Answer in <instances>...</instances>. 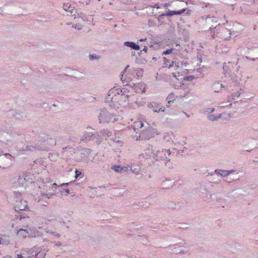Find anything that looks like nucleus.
Masks as SVG:
<instances>
[{"label": "nucleus", "instance_id": "f257e3e1", "mask_svg": "<svg viewBox=\"0 0 258 258\" xmlns=\"http://www.w3.org/2000/svg\"><path fill=\"white\" fill-rule=\"evenodd\" d=\"M121 92L122 90L120 89L113 88L110 89L105 98L106 103H108L111 108L116 107L119 105V98Z\"/></svg>", "mask_w": 258, "mask_h": 258}, {"label": "nucleus", "instance_id": "f03ea898", "mask_svg": "<svg viewBox=\"0 0 258 258\" xmlns=\"http://www.w3.org/2000/svg\"><path fill=\"white\" fill-rule=\"evenodd\" d=\"M38 188L39 190L38 191L40 192V195H41L43 197H46L47 199H50L55 194L56 184L47 182L43 183L39 186Z\"/></svg>", "mask_w": 258, "mask_h": 258}, {"label": "nucleus", "instance_id": "7ed1b4c3", "mask_svg": "<svg viewBox=\"0 0 258 258\" xmlns=\"http://www.w3.org/2000/svg\"><path fill=\"white\" fill-rule=\"evenodd\" d=\"M47 143L44 140H39L37 142L30 143L25 146H23L21 149L22 151H25L31 152H34L36 151H45L48 149Z\"/></svg>", "mask_w": 258, "mask_h": 258}, {"label": "nucleus", "instance_id": "20e7f679", "mask_svg": "<svg viewBox=\"0 0 258 258\" xmlns=\"http://www.w3.org/2000/svg\"><path fill=\"white\" fill-rule=\"evenodd\" d=\"M14 198L15 199L13 203L14 210H26L27 209V202L22 200L21 193L14 192Z\"/></svg>", "mask_w": 258, "mask_h": 258}, {"label": "nucleus", "instance_id": "39448f33", "mask_svg": "<svg viewBox=\"0 0 258 258\" xmlns=\"http://www.w3.org/2000/svg\"><path fill=\"white\" fill-rule=\"evenodd\" d=\"M99 120L100 123H109L114 122L115 121L117 120V119L109 113L106 109H102L98 116Z\"/></svg>", "mask_w": 258, "mask_h": 258}, {"label": "nucleus", "instance_id": "423d86ee", "mask_svg": "<svg viewBox=\"0 0 258 258\" xmlns=\"http://www.w3.org/2000/svg\"><path fill=\"white\" fill-rule=\"evenodd\" d=\"M91 152V150L88 148H84L76 152H74L75 160L78 162L87 161L89 159V157Z\"/></svg>", "mask_w": 258, "mask_h": 258}, {"label": "nucleus", "instance_id": "0eeeda50", "mask_svg": "<svg viewBox=\"0 0 258 258\" xmlns=\"http://www.w3.org/2000/svg\"><path fill=\"white\" fill-rule=\"evenodd\" d=\"M171 152L169 149H162L158 150L154 154V158L157 161H165L168 158Z\"/></svg>", "mask_w": 258, "mask_h": 258}, {"label": "nucleus", "instance_id": "6e6552de", "mask_svg": "<svg viewBox=\"0 0 258 258\" xmlns=\"http://www.w3.org/2000/svg\"><path fill=\"white\" fill-rule=\"evenodd\" d=\"M147 106L150 108L154 112H164L165 109V107L163 106L161 103L156 102H149Z\"/></svg>", "mask_w": 258, "mask_h": 258}, {"label": "nucleus", "instance_id": "1a4fd4ad", "mask_svg": "<svg viewBox=\"0 0 258 258\" xmlns=\"http://www.w3.org/2000/svg\"><path fill=\"white\" fill-rule=\"evenodd\" d=\"M97 136L98 133L95 131L93 132H85L82 137L81 140L84 142H87L88 141L97 138Z\"/></svg>", "mask_w": 258, "mask_h": 258}, {"label": "nucleus", "instance_id": "9d476101", "mask_svg": "<svg viewBox=\"0 0 258 258\" xmlns=\"http://www.w3.org/2000/svg\"><path fill=\"white\" fill-rule=\"evenodd\" d=\"M217 35L219 37L225 40L231 37L230 31L225 27H221L220 32H217Z\"/></svg>", "mask_w": 258, "mask_h": 258}, {"label": "nucleus", "instance_id": "9b49d317", "mask_svg": "<svg viewBox=\"0 0 258 258\" xmlns=\"http://www.w3.org/2000/svg\"><path fill=\"white\" fill-rule=\"evenodd\" d=\"M164 63L166 65V67H168L169 68H171L172 67H174L175 70H177L178 68L180 67V65L182 64V62L176 61H172L170 62V60L166 58H164Z\"/></svg>", "mask_w": 258, "mask_h": 258}, {"label": "nucleus", "instance_id": "f8f14e48", "mask_svg": "<svg viewBox=\"0 0 258 258\" xmlns=\"http://www.w3.org/2000/svg\"><path fill=\"white\" fill-rule=\"evenodd\" d=\"M186 10V8H183L181 9H180V10H177V11H171V10H168L167 12L165 13V15L166 16H169V17L172 16L173 15H180L183 14V13H184V12Z\"/></svg>", "mask_w": 258, "mask_h": 258}, {"label": "nucleus", "instance_id": "ddd939ff", "mask_svg": "<svg viewBox=\"0 0 258 258\" xmlns=\"http://www.w3.org/2000/svg\"><path fill=\"white\" fill-rule=\"evenodd\" d=\"M154 154V150L151 145H149L148 148L144 150V157L146 158H150Z\"/></svg>", "mask_w": 258, "mask_h": 258}, {"label": "nucleus", "instance_id": "4468645a", "mask_svg": "<svg viewBox=\"0 0 258 258\" xmlns=\"http://www.w3.org/2000/svg\"><path fill=\"white\" fill-rule=\"evenodd\" d=\"M39 250V248L36 247H34L29 250L27 253V255L28 257H33L34 256L36 258L37 254V250Z\"/></svg>", "mask_w": 258, "mask_h": 258}, {"label": "nucleus", "instance_id": "2eb2a0df", "mask_svg": "<svg viewBox=\"0 0 258 258\" xmlns=\"http://www.w3.org/2000/svg\"><path fill=\"white\" fill-rule=\"evenodd\" d=\"M153 137H154V135L149 131V129L147 131H143L140 135V138L142 139H149Z\"/></svg>", "mask_w": 258, "mask_h": 258}, {"label": "nucleus", "instance_id": "dca6fc26", "mask_svg": "<svg viewBox=\"0 0 258 258\" xmlns=\"http://www.w3.org/2000/svg\"><path fill=\"white\" fill-rule=\"evenodd\" d=\"M111 169L114 170L116 172L121 173L122 172H125L127 170V167H121L119 165H114L111 167Z\"/></svg>", "mask_w": 258, "mask_h": 258}, {"label": "nucleus", "instance_id": "f3484780", "mask_svg": "<svg viewBox=\"0 0 258 258\" xmlns=\"http://www.w3.org/2000/svg\"><path fill=\"white\" fill-rule=\"evenodd\" d=\"M224 87L223 85L219 82H216L212 85V89L215 92H219L222 90V88Z\"/></svg>", "mask_w": 258, "mask_h": 258}, {"label": "nucleus", "instance_id": "a211bd4d", "mask_svg": "<svg viewBox=\"0 0 258 258\" xmlns=\"http://www.w3.org/2000/svg\"><path fill=\"white\" fill-rule=\"evenodd\" d=\"M124 45L136 50L140 49V46L133 42L125 41L124 42Z\"/></svg>", "mask_w": 258, "mask_h": 258}, {"label": "nucleus", "instance_id": "6ab92c4d", "mask_svg": "<svg viewBox=\"0 0 258 258\" xmlns=\"http://www.w3.org/2000/svg\"><path fill=\"white\" fill-rule=\"evenodd\" d=\"M24 179L28 182L32 183L34 181V176L33 174L30 173H27L26 174H24L22 176Z\"/></svg>", "mask_w": 258, "mask_h": 258}, {"label": "nucleus", "instance_id": "aec40b11", "mask_svg": "<svg viewBox=\"0 0 258 258\" xmlns=\"http://www.w3.org/2000/svg\"><path fill=\"white\" fill-rule=\"evenodd\" d=\"M214 173L222 177H227L229 175L228 170L223 169H217L214 171Z\"/></svg>", "mask_w": 258, "mask_h": 258}, {"label": "nucleus", "instance_id": "412c9836", "mask_svg": "<svg viewBox=\"0 0 258 258\" xmlns=\"http://www.w3.org/2000/svg\"><path fill=\"white\" fill-rule=\"evenodd\" d=\"M16 211L17 212V213L15 216L16 219H19L20 220L25 221L26 219L29 218V217L27 215L25 214H21L20 212H19V211Z\"/></svg>", "mask_w": 258, "mask_h": 258}, {"label": "nucleus", "instance_id": "4be33fe9", "mask_svg": "<svg viewBox=\"0 0 258 258\" xmlns=\"http://www.w3.org/2000/svg\"><path fill=\"white\" fill-rule=\"evenodd\" d=\"M10 243L9 237L6 235H3L2 237L0 238V244L3 245H8Z\"/></svg>", "mask_w": 258, "mask_h": 258}, {"label": "nucleus", "instance_id": "5701e85b", "mask_svg": "<svg viewBox=\"0 0 258 258\" xmlns=\"http://www.w3.org/2000/svg\"><path fill=\"white\" fill-rule=\"evenodd\" d=\"M130 170L136 174H138L141 170V167L139 165L133 164L131 165Z\"/></svg>", "mask_w": 258, "mask_h": 258}, {"label": "nucleus", "instance_id": "b1692460", "mask_svg": "<svg viewBox=\"0 0 258 258\" xmlns=\"http://www.w3.org/2000/svg\"><path fill=\"white\" fill-rule=\"evenodd\" d=\"M175 97L174 93H170L166 98V100L168 102L167 107H169L171 102H173L175 100Z\"/></svg>", "mask_w": 258, "mask_h": 258}, {"label": "nucleus", "instance_id": "393cba45", "mask_svg": "<svg viewBox=\"0 0 258 258\" xmlns=\"http://www.w3.org/2000/svg\"><path fill=\"white\" fill-rule=\"evenodd\" d=\"M100 134L102 135V137L105 139L109 138L112 135V133L108 130H103L100 132Z\"/></svg>", "mask_w": 258, "mask_h": 258}, {"label": "nucleus", "instance_id": "a878e982", "mask_svg": "<svg viewBox=\"0 0 258 258\" xmlns=\"http://www.w3.org/2000/svg\"><path fill=\"white\" fill-rule=\"evenodd\" d=\"M27 234H28V231L27 230L23 229L22 228L20 229L17 233V234L19 236H22L24 238L27 237Z\"/></svg>", "mask_w": 258, "mask_h": 258}, {"label": "nucleus", "instance_id": "bb28decb", "mask_svg": "<svg viewBox=\"0 0 258 258\" xmlns=\"http://www.w3.org/2000/svg\"><path fill=\"white\" fill-rule=\"evenodd\" d=\"M210 34L213 38H215V37L218 35L217 34L216 35L215 32L216 30L217 31L219 30V28H217L216 27H214V25H212L211 27L210 28Z\"/></svg>", "mask_w": 258, "mask_h": 258}, {"label": "nucleus", "instance_id": "cd10ccee", "mask_svg": "<svg viewBox=\"0 0 258 258\" xmlns=\"http://www.w3.org/2000/svg\"><path fill=\"white\" fill-rule=\"evenodd\" d=\"M223 116V114H220L218 115H215L214 114L209 115L208 116V118L211 121H216L218 120L219 118L222 117Z\"/></svg>", "mask_w": 258, "mask_h": 258}, {"label": "nucleus", "instance_id": "c85d7f7f", "mask_svg": "<svg viewBox=\"0 0 258 258\" xmlns=\"http://www.w3.org/2000/svg\"><path fill=\"white\" fill-rule=\"evenodd\" d=\"M184 5H187V4L186 3L184 4L183 2H177L176 3H175L174 6H175V8L177 10H179L180 9H181L184 8Z\"/></svg>", "mask_w": 258, "mask_h": 258}, {"label": "nucleus", "instance_id": "c756f323", "mask_svg": "<svg viewBox=\"0 0 258 258\" xmlns=\"http://www.w3.org/2000/svg\"><path fill=\"white\" fill-rule=\"evenodd\" d=\"M39 248V250H37V253L38 255H37L36 258H44L46 254V252L42 250L41 248Z\"/></svg>", "mask_w": 258, "mask_h": 258}, {"label": "nucleus", "instance_id": "7c9ffc66", "mask_svg": "<svg viewBox=\"0 0 258 258\" xmlns=\"http://www.w3.org/2000/svg\"><path fill=\"white\" fill-rule=\"evenodd\" d=\"M205 17H202V18L203 19H205L206 20V22L208 24H210V22H216V18L215 17H212V18H211L209 16H207L205 17Z\"/></svg>", "mask_w": 258, "mask_h": 258}, {"label": "nucleus", "instance_id": "2f4dec72", "mask_svg": "<svg viewBox=\"0 0 258 258\" xmlns=\"http://www.w3.org/2000/svg\"><path fill=\"white\" fill-rule=\"evenodd\" d=\"M167 208H168V209H176V208H178V205L175 204L173 202H169L168 203Z\"/></svg>", "mask_w": 258, "mask_h": 258}, {"label": "nucleus", "instance_id": "473e14b6", "mask_svg": "<svg viewBox=\"0 0 258 258\" xmlns=\"http://www.w3.org/2000/svg\"><path fill=\"white\" fill-rule=\"evenodd\" d=\"M172 182L169 180H165L164 181H163L162 184L164 188H167L169 187L170 186H172Z\"/></svg>", "mask_w": 258, "mask_h": 258}, {"label": "nucleus", "instance_id": "72a5a7b5", "mask_svg": "<svg viewBox=\"0 0 258 258\" xmlns=\"http://www.w3.org/2000/svg\"><path fill=\"white\" fill-rule=\"evenodd\" d=\"M177 248H178V247H177L176 245H173L170 246V248L174 253H181L182 252V250L180 249V250L177 249Z\"/></svg>", "mask_w": 258, "mask_h": 258}, {"label": "nucleus", "instance_id": "f704fd0d", "mask_svg": "<svg viewBox=\"0 0 258 258\" xmlns=\"http://www.w3.org/2000/svg\"><path fill=\"white\" fill-rule=\"evenodd\" d=\"M45 230L47 233L50 234L52 236H55L57 237H59L60 236V235L58 233H57L56 232L52 231L49 230L48 229H46Z\"/></svg>", "mask_w": 258, "mask_h": 258}, {"label": "nucleus", "instance_id": "c9c22d12", "mask_svg": "<svg viewBox=\"0 0 258 258\" xmlns=\"http://www.w3.org/2000/svg\"><path fill=\"white\" fill-rule=\"evenodd\" d=\"M214 110V108H207L203 109V112L206 114H210L213 112Z\"/></svg>", "mask_w": 258, "mask_h": 258}, {"label": "nucleus", "instance_id": "e433bc0d", "mask_svg": "<svg viewBox=\"0 0 258 258\" xmlns=\"http://www.w3.org/2000/svg\"><path fill=\"white\" fill-rule=\"evenodd\" d=\"M149 131L150 133H151V134L152 135H153L154 136V134L159 135L160 133V132H159L157 129L153 128H149Z\"/></svg>", "mask_w": 258, "mask_h": 258}, {"label": "nucleus", "instance_id": "4c0bfd02", "mask_svg": "<svg viewBox=\"0 0 258 258\" xmlns=\"http://www.w3.org/2000/svg\"><path fill=\"white\" fill-rule=\"evenodd\" d=\"M174 51V48L169 49L163 52V55H167L171 53L172 51Z\"/></svg>", "mask_w": 258, "mask_h": 258}, {"label": "nucleus", "instance_id": "58836bf2", "mask_svg": "<svg viewBox=\"0 0 258 258\" xmlns=\"http://www.w3.org/2000/svg\"><path fill=\"white\" fill-rule=\"evenodd\" d=\"M83 27V25H82L80 23H78V24H75V28L78 30H80L82 29Z\"/></svg>", "mask_w": 258, "mask_h": 258}, {"label": "nucleus", "instance_id": "ea45409f", "mask_svg": "<svg viewBox=\"0 0 258 258\" xmlns=\"http://www.w3.org/2000/svg\"><path fill=\"white\" fill-rule=\"evenodd\" d=\"M166 162H165V165L166 166L168 167L169 168H170L172 167L171 164H170V159L169 158H168L167 159H166L165 160Z\"/></svg>", "mask_w": 258, "mask_h": 258}, {"label": "nucleus", "instance_id": "a19ab883", "mask_svg": "<svg viewBox=\"0 0 258 258\" xmlns=\"http://www.w3.org/2000/svg\"><path fill=\"white\" fill-rule=\"evenodd\" d=\"M81 174V171L76 170L75 171V178H77Z\"/></svg>", "mask_w": 258, "mask_h": 258}, {"label": "nucleus", "instance_id": "79ce46f5", "mask_svg": "<svg viewBox=\"0 0 258 258\" xmlns=\"http://www.w3.org/2000/svg\"><path fill=\"white\" fill-rule=\"evenodd\" d=\"M174 48V50H176V51H180L181 48V47H180V45L177 44L176 45V47L175 48Z\"/></svg>", "mask_w": 258, "mask_h": 258}, {"label": "nucleus", "instance_id": "37998d69", "mask_svg": "<svg viewBox=\"0 0 258 258\" xmlns=\"http://www.w3.org/2000/svg\"><path fill=\"white\" fill-rule=\"evenodd\" d=\"M60 139H61V138L59 136L57 137L55 139V142L54 143V145H55L57 143H59L60 142Z\"/></svg>", "mask_w": 258, "mask_h": 258}, {"label": "nucleus", "instance_id": "c03bdc74", "mask_svg": "<svg viewBox=\"0 0 258 258\" xmlns=\"http://www.w3.org/2000/svg\"><path fill=\"white\" fill-rule=\"evenodd\" d=\"M172 3V2H170V3H165L162 5L164 8H167L168 7L171 6Z\"/></svg>", "mask_w": 258, "mask_h": 258}, {"label": "nucleus", "instance_id": "a18cd8bd", "mask_svg": "<svg viewBox=\"0 0 258 258\" xmlns=\"http://www.w3.org/2000/svg\"><path fill=\"white\" fill-rule=\"evenodd\" d=\"M89 58L91 60H93V59H97L98 58L97 56L95 55H89Z\"/></svg>", "mask_w": 258, "mask_h": 258}, {"label": "nucleus", "instance_id": "49530a36", "mask_svg": "<svg viewBox=\"0 0 258 258\" xmlns=\"http://www.w3.org/2000/svg\"><path fill=\"white\" fill-rule=\"evenodd\" d=\"M137 126L142 127L143 126V123L142 121H139L137 123Z\"/></svg>", "mask_w": 258, "mask_h": 258}, {"label": "nucleus", "instance_id": "de8ad7c7", "mask_svg": "<svg viewBox=\"0 0 258 258\" xmlns=\"http://www.w3.org/2000/svg\"><path fill=\"white\" fill-rule=\"evenodd\" d=\"M136 103L138 105V106H140L142 105V102L141 101H136Z\"/></svg>", "mask_w": 258, "mask_h": 258}, {"label": "nucleus", "instance_id": "09e8293b", "mask_svg": "<svg viewBox=\"0 0 258 258\" xmlns=\"http://www.w3.org/2000/svg\"><path fill=\"white\" fill-rule=\"evenodd\" d=\"M129 65H127L123 70V71L122 72V73L124 74L126 71L127 69L129 68Z\"/></svg>", "mask_w": 258, "mask_h": 258}, {"label": "nucleus", "instance_id": "8fccbe9b", "mask_svg": "<svg viewBox=\"0 0 258 258\" xmlns=\"http://www.w3.org/2000/svg\"><path fill=\"white\" fill-rule=\"evenodd\" d=\"M235 172V170L234 169L228 170V172L229 173V175H230L231 173H233Z\"/></svg>", "mask_w": 258, "mask_h": 258}, {"label": "nucleus", "instance_id": "3c124183", "mask_svg": "<svg viewBox=\"0 0 258 258\" xmlns=\"http://www.w3.org/2000/svg\"><path fill=\"white\" fill-rule=\"evenodd\" d=\"M183 139L184 140L183 141L182 143H181V144L183 146L186 144L185 140L186 138L185 137H183Z\"/></svg>", "mask_w": 258, "mask_h": 258}, {"label": "nucleus", "instance_id": "603ef678", "mask_svg": "<svg viewBox=\"0 0 258 258\" xmlns=\"http://www.w3.org/2000/svg\"><path fill=\"white\" fill-rule=\"evenodd\" d=\"M166 16L165 13V14H162L161 15H160L158 17V19H162L163 16Z\"/></svg>", "mask_w": 258, "mask_h": 258}, {"label": "nucleus", "instance_id": "864d4df0", "mask_svg": "<svg viewBox=\"0 0 258 258\" xmlns=\"http://www.w3.org/2000/svg\"><path fill=\"white\" fill-rule=\"evenodd\" d=\"M55 244L56 246H60L61 245V242L60 241H57L55 243Z\"/></svg>", "mask_w": 258, "mask_h": 258}, {"label": "nucleus", "instance_id": "5fc2aeb1", "mask_svg": "<svg viewBox=\"0 0 258 258\" xmlns=\"http://www.w3.org/2000/svg\"><path fill=\"white\" fill-rule=\"evenodd\" d=\"M147 241V240L146 239V237H145L143 240H142V242L144 244H146V241Z\"/></svg>", "mask_w": 258, "mask_h": 258}, {"label": "nucleus", "instance_id": "6e6d98bb", "mask_svg": "<svg viewBox=\"0 0 258 258\" xmlns=\"http://www.w3.org/2000/svg\"><path fill=\"white\" fill-rule=\"evenodd\" d=\"M24 257L21 254H18L17 255V258H23Z\"/></svg>", "mask_w": 258, "mask_h": 258}, {"label": "nucleus", "instance_id": "4d7b16f0", "mask_svg": "<svg viewBox=\"0 0 258 258\" xmlns=\"http://www.w3.org/2000/svg\"><path fill=\"white\" fill-rule=\"evenodd\" d=\"M147 49H148L147 46H145L144 49H143V51L146 52L147 51Z\"/></svg>", "mask_w": 258, "mask_h": 258}, {"label": "nucleus", "instance_id": "13d9d810", "mask_svg": "<svg viewBox=\"0 0 258 258\" xmlns=\"http://www.w3.org/2000/svg\"><path fill=\"white\" fill-rule=\"evenodd\" d=\"M63 152L67 151L68 150H72V149H71V148L67 149V148H65L64 149L63 148ZM70 152H71V151H70Z\"/></svg>", "mask_w": 258, "mask_h": 258}, {"label": "nucleus", "instance_id": "bf43d9fd", "mask_svg": "<svg viewBox=\"0 0 258 258\" xmlns=\"http://www.w3.org/2000/svg\"><path fill=\"white\" fill-rule=\"evenodd\" d=\"M155 8H156L157 9H159L160 8V7L159 6V5L158 4H156L155 7Z\"/></svg>", "mask_w": 258, "mask_h": 258}, {"label": "nucleus", "instance_id": "052dcab7", "mask_svg": "<svg viewBox=\"0 0 258 258\" xmlns=\"http://www.w3.org/2000/svg\"><path fill=\"white\" fill-rule=\"evenodd\" d=\"M147 40V39H146V38H144V39H141L140 40V41H145V40Z\"/></svg>", "mask_w": 258, "mask_h": 258}, {"label": "nucleus", "instance_id": "680f3d73", "mask_svg": "<svg viewBox=\"0 0 258 258\" xmlns=\"http://www.w3.org/2000/svg\"><path fill=\"white\" fill-rule=\"evenodd\" d=\"M67 6H65V5H63V9L64 10H65L66 11H67Z\"/></svg>", "mask_w": 258, "mask_h": 258}, {"label": "nucleus", "instance_id": "e2e57ef3", "mask_svg": "<svg viewBox=\"0 0 258 258\" xmlns=\"http://www.w3.org/2000/svg\"><path fill=\"white\" fill-rule=\"evenodd\" d=\"M123 79H124V78H123V75H122L121 77V78H120V80L123 81Z\"/></svg>", "mask_w": 258, "mask_h": 258}, {"label": "nucleus", "instance_id": "0e129e2a", "mask_svg": "<svg viewBox=\"0 0 258 258\" xmlns=\"http://www.w3.org/2000/svg\"><path fill=\"white\" fill-rule=\"evenodd\" d=\"M38 162V160H36V161H34V163L35 164H37Z\"/></svg>", "mask_w": 258, "mask_h": 258}, {"label": "nucleus", "instance_id": "69168bd1", "mask_svg": "<svg viewBox=\"0 0 258 258\" xmlns=\"http://www.w3.org/2000/svg\"><path fill=\"white\" fill-rule=\"evenodd\" d=\"M75 24H73V25H72V27L75 28Z\"/></svg>", "mask_w": 258, "mask_h": 258}, {"label": "nucleus", "instance_id": "338daca9", "mask_svg": "<svg viewBox=\"0 0 258 258\" xmlns=\"http://www.w3.org/2000/svg\"><path fill=\"white\" fill-rule=\"evenodd\" d=\"M43 241H47V239H45V238H43Z\"/></svg>", "mask_w": 258, "mask_h": 258}, {"label": "nucleus", "instance_id": "774afa93", "mask_svg": "<svg viewBox=\"0 0 258 258\" xmlns=\"http://www.w3.org/2000/svg\"><path fill=\"white\" fill-rule=\"evenodd\" d=\"M66 192H67V193H69V189H66Z\"/></svg>", "mask_w": 258, "mask_h": 258}]
</instances>
